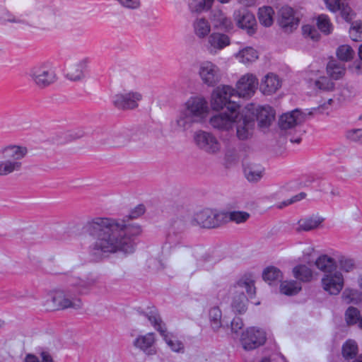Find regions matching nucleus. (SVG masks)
<instances>
[{"label": "nucleus", "instance_id": "7ed1b4c3", "mask_svg": "<svg viewBox=\"0 0 362 362\" xmlns=\"http://www.w3.org/2000/svg\"><path fill=\"white\" fill-rule=\"evenodd\" d=\"M233 289V293L236 295L233 298L232 308L234 312L242 314L247 310V299L244 291H246L249 298H253L256 293L255 281L250 277L243 276L234 285Z\"/></svg>", "mask_w": 362, "mask_h": 362}, {"label": "nucleus", "instance_id": "aec40b11", "mask_svg": "<svg viewBox=\"0 0 362 362\" xmlns=\"http://www.w3.org/2000/svg\"><path fill=\"white\" fill-rule=\"evenodd\" d=\"M234 16L238 26L246 30L248 35H252L256 32V19L252 13L243 8L235 11Z\"/></svg>", "mask_w": 362, "mask_h": 362}, {"label": "nucleus", "instance_id": "393cba45", "mask_svg": "<svg viewBox=\"0 0 362 362\" xmlns=\"http://www.w3.org/2000/svg\"><path fill=\"white\" fill-rule=\"evenodd\" d=\"M211 20L214 27L216 29L229 31L233 28L230 19L221 10H214Z\"/></svg>", "mask_w": 362, "mask_h": 362}, {"label": "nucleus", "instance_id": "39448f33", "mask_svg": "<svg viewBox=\"0 0 362 362\" xmlns=\"http://www.w3.org/2000/svg\"><path fill=\"white\" fill-rule=\"evenodd\" d=\"M29 80L40 89H45L57 81V75L49 63L40 62L32 66L27 72Z\"/></svg>", "mask_w": 362, "mask_h": 362}, {"label": "nucleus", "instance_id": "c85d7f7f", "mask_svg": "<svg viewBox=\"0 0 362 362\" xmlns=\"http://www.w3.org/2000/svg\"><path fill=\"white\" fill-rule=\"evenodd\" d=\"M223 225L231 221L237 224L245 223L250 214L243 211H222Z\"/></svg>", "mask_w": 362, "mask_h": 362}, {"label": "nucleus", "instance_id": "6ab92c4d", "mask_svg": "<svg viewBox=\"0 0 362 362\" xmlns=\"http://www.w3.org/2000/svg\"><path fill=\"white\" fill-rule=\"evenodd\" d=\"M193 118L198 119V122L204 117L208 111V103L202 97H191L185 103L184 110Z\"/></svg>", "mask_w": 362, "mask_h": 362}, {"label": "nucleus", "instance_id": "4468645a", "mask_svg": "<svg viewBox=\"0 0 362 362\" xmlns=\"http://www.w3.org/2000/svg\"><path fill=\"white\" fill-rule=\"evenodd\" d=\"M199 75L203 83L210 87L215 86L221 78L219 68L215 64L209 61L200 64Z\"/></svg>", "mask_w": 362, "mask_h": 362}, {"label": "nucleus", "instance_id": "5fc2aeb1", "mask_svg": "<svg viewBox=\"0 0 362 362\" xmlns=\"http://www.w3.org/2000/svg\"><path fill=\"white\" fill-rule=\"evenodd\" d=\"M346 138L353 142H360L362 141V129H354L346 132Z\"/></svg>", "mask_w": 362, "mask_h": 362}, {"label": "nucleus", "instance_id": "bf43d9fd", "mask_svg": "<svg viewBox=\"0 0 362 362\" xmlns=\"http://www.w3.org/2000/svg\"><path fill=\"white\" fill-rule=\"evenodd\" d=\"M327 8L332 11L336 12L340 9L341 3L340 0H324Z\"/></svg>", "mask_w": 362, "mask_h": 362}, {"label": "nucleus", "instance_id": "f257e3e1", "mask_svg": "<svg viewBox=\"0 0 362 362\" xmlns=\"http://www.w3.org/2000/svg\"><path fill=\"white\" fill-rule=\"evenodd\" d=\"M83 232L95 238L93 250L102 253L130 255L134 252L137 238L142 233L141 226L124 220L96 217L87 221Z\"/></svg>", "mask_w": 362, "mask_h": 362}, {"label": "nucleus", "instance_id": "58836bf2", "mask_svg": "<svg viewBox=\"0 0 362 362\" xmlns=\"http://www.w3.org/2000/svg\"><path fill=\"white\" fill-rule=\"evenodd\" d=\"M336 54L338 59L343 63L351 61L354 57L355 52L350 45H341L337 49Z\"/></svg>", "mask_w": 362, "mask_h": 362}, {"label": "nucleus", "instance_id": "f704fd0d", "mask_svg": "<svg viewBox=\"0 0 362 362\" xmlns=\"http://www.w3.org/2000/svg\"><path fill=\"white\" fill-rule=\"evenodd\" d=\"M165 244H168L170 248L187 246L186 238L183 233L170 230L166 237Z\"/></svg>", "mask_w": 362, "mask_h": 362}, {"label": "nucleus", "instance_id": "e433bc0d", "mask_svg": "<svg viewBox=\"0 0 362 362\" xmlns=\"http://www.w3.org/2000/svg\"><path fill=\"white\" fill-rule=\"evenodd\" d=\"M263 279L269 284L273 282L280 281L283 277L282 272L277 267L271 266L267 267L262 273Z\"/></svg>", "mask_w": 362, "mask_h": 362}, {"label": "nucleus", "instance_id": "a878e982", "mask_svg": "<svg viewBox=\"0 0 362 362\" xmlns=\"http://www.w3.org/2000/svg\"><path fill=\"white\" fill-rule=\"evenodd\" d=\"M264 168L260 164L250 163L244 165V174L250 182H259L264 175Z\"/></svg>", "mask_w": 362, "mask_h": 362}, {"label": "nucleus", "instance_id": "f03ea898", "mask_svg": "<svg viewBox=\"0 0 362 362\" xmlns=\"http://www.w3.org/2000/svg\"><path fill=\"white\" fill-rule=\"evenodd\" d=\"M98 278L94 275H89L85 279L76 276H71L67 280L65 289L57 290L52 297V302L58 310L66 308L79 309L82 303L78 295L88 293L96 286Z\"/></svg>", "mask_w": 362, "mask_h": 362}, {"label": "nucleus", "instance_id": "0eeeda50", "mask_svg": "<svg viewBox=\"0 0 362 362\" xmlns=\"http://www.w3.org/2000/svg\"><path fill=\"white\" fill-rule=\"evenodd\" d=\"M191 226L202 228H216L223 225L222 211L205 209L195 213L189 220Z\"/></svg>", "mask_w": 362, "mask_h": 362}, {"label": "nucleus", "instance_id": "8fccbe9b", "mask_svg": "<svg viewBox=\"0 0 362 362\" xmlns=\"http://www.w3.org/2000/svg\"><path fill=\"white\" fill-rule=\"evenodd\" d=\"M349 35L353 41H362V22L355 21L349 29Z\"/></svg>", "mask_w": 362, "mask_h": 362}, {"label": "nucleus", "instance_id": "6e6552de", "mask_svg": "<svg viewBox=\"0 0 362 362\" xmlns=\"http://www.w3.org/2000/svg\"><path fill=\"white\" fill-rule=\"evenodd\" d=\"M252 114L247 111L246 107L241 112L238 110L234 124L236 127V136L239 140L245 141L252 138L255 127Z\"/></svg>", "mask_w": 362, "mask_h": 362}, {"label": "nucleus", "instance_id": "e2e57ef3", "mask_svg": "<svg viewBox=\"0 0 362 362\" xmlns=\"http://www.w3.org/2000/svg\"><path fill=\"white\" fill-rule=\"evenodd\" d=\"M1 19L4 21L11 22V23H21V21L16 19L11 13L8 11H5L1 16Z\"/></svg>", "mask_w": 362, "mask_h": 362}, {"label": "nucleus", "instance_id": "4c0bfd02", "mask_svg": "<svg viewBox=\"0 0 362 362\" xmlns=\"http://www.w3.org/2000/svg\"><path fill=\"white\" fill-rule=\"evenodd\" d=\"M300 290V284L296 281H284L280 285L281 293L286 296L296 295Z\"/></svg>", "mask_w": 362, "mask_h": 362}, {"label": "nucleus", "instance_id": "de8ad7c7", "mask_svg": "<svg viewBox=\"0 0 362 362\" xmlns=\"http://www.w3.org/2000/svg\"><path fill=\"white\" fill-rule=\"evenodd\" d=\"M341 299L346 304L357 303L359 300V293L356 289L346 288L341 294Z\"/></svg>", "mask_w": 362, "mask_h": 362}, {"label": "nucleus", "instance_id": "052dcab7", "mask_svg": "<svg viewBox=\"0 0 362 362\" xmlns=\"http://www.w3.org/2000/svg\"><path fill=\"white\" fill-rule=\"evenodd\" d=\"M145 212V206L143 204H139L129 214V218H136L144 214Z\"/></svg>", "mask_w": 362, "mask_h": 362}, {"label": "nucleus", "instance_id": "603ef678", "mask_svg": "<svg viewBox=\"0 0 362 362\" xmlns=\"http://www.w3.org/2000/svg\"><path fill=\"white\" fill-rule=\"evenodd\" d=\"M315 86L323 90H333L334 88V83L327 77L322 76L315 82Z\"/></svg>", "mask_w": 362, "mask_h": 362}, {"label": "nucleus", "instance_id": "4be33fe9", "mask_svg": "<svg viewBox=\"0 0 362 362\" xmlns=\"http://www.w3.org/2000/svg\"><path fill=\"white\" fill-rule=\"evenodd\" d=\"M306 115L298 109H296L291 112L282 115L279 120V125L281 129H288L294 127L296 125L304 122Z\"/></svg>", "mask_w": 362, "mask_h": 362}, {"label": "nucleus", "instance_id": "3c124183", "mask_svg": "<svg viewBox=\"0 0 362 362\" xmlns=\"http://www.w3.org/2000/svg\"><path fill=\"white\" fill-rule=\"evenodd\" d=\"M193 255L198 261L200 262H210L213 259L210 252H208L204 247L201 246L197 247L194 249Z\"/></svg>", "mask_w": 362, "mask_h": 362}, {"label": "nucleus", "instance_id": "ea45409f", "mask_svg": "<svg viewBox=\"0 0 362 362\" xmlns=\"http://www.w3.org/2000/svg\"><path fill=\"white\" fill-rule=\"evenodd\" d=\"M194 33L200 38L207 36L211 31V26L205 18H198L194 23Z\"/></svg>", "mask_w": 362, "mask_h": 362}, {"label": "nucleus", "instance_id": "9b49d317", "mask_svg": "<svg viewBox=\"0 0 362 362\" xmlns=\"http://www.w3.org/2000/svg\"><path fill=\"white\" fill-rule=\"evenodd\" d=\"M300 18L293 8L285 6L279 10L277 23L284 33H293L298 28Z\"/></svg>", "mask_w": 362, "mask_h": 362}, {"label": "nucleus", "instance_id": "c756f323", "mask_svg": "<svg viewBox=\"0 0 362 362\" xmlns=\"http://www.w3.org/2000/svg\"><path fill=\"white\" fill-rule=\"evenodd\" d=\"M327 72L332 79L339 80L346 73L345 64L332 59L327 63Z\"/></svg>", "mask_w": 362, "mask_h": 362}, {"label": "nucleus", "instance_id": "ddd939ff", "mask_svg": "<svg viewBox=\"0 0 362 362\" xmlns=\"http://www.w3.org/2000/svg\"><path fill=\"white\" fill-rule=\"evenodd\" d=\"M235 95V89L229 86L217 87L212 93L211 107L214 110H219L224 107L227 109L229 103H237L232 101L230 98Z\"/></svg>", "mask_w": 362, "mask_h": 362}, {"label": "nucleus", "instance_id": "f8f14e48", "mask_svg": "<svg viewBox=\"0 0 362 362\" xmlns=\"http://www.w3.org/2000/svg\"><path fill=\"white\" fill-rule=\"evenodd\" d=\"M245 107L247 111L253 113L255 122L257 121L258 127L262 130L269 128L275 119V111L270 106L249 104Z\"/></svg>", "mask_w": 362, "mask_h": 362}, {"label": "nucleus", "instance_id": "4d7b16f0", "mask_svg": "<svg viewBox=\"0 0 362 362\" xmlns=\"http://www.w3.org/2000/svg\"><path fill=\"white\" fill-rule=\"evenodd\" d=\"M243 320L239 317H235L230 322L231 332L233 334H238L239 331L243 329Z\"/></svg>", "mask_w": 362, "mask_h": 362}, {"label": "nucleus", "instance_id": "c9c22d12", "mask_svg": "<svg viewBox=\"0 0 362 362\" xmlns=\"http://www.w3.org/2000/svg\"><path fill=\"white\" fill-rule=\"evenodd\" d=\"M293 273L295 278L303 282H309L313 279L312 270L304 264L296 266L293 269Z\"/></svg>", "mask_w": 362, "mask_h": 362}, {"label": "nucleus", "instance_id": "5701e85b", "mask_svg": "<svg viewBox=\"0 0 362 362\" xmlns=\"http://www.w3.org/2000/svg\"><path fill=\"white\" fill-rule=\"evenodd\" d=\"M156 339L153 332H149L144 335L138 336L134 341L133 345L143 351L147 355H153L156 353L153 345L155 344Z\"/></svg>", "mask_w": 362, "mask_h": 362}, {"label": "nucleus", "instance_id": "72a5a7b5", "mask_svg": "<svg viewBox=\"0 0 362 362\" xmlns=\"http://www.w3.org/2000/svg\"><path fill=\"white\" fill-rule=\"evenodd\" d=\"M191 216L188 215H180L173 219L170 223V230L184 233V231L189 227L191 226L189 223Z\"/></svg>", "mask_w": 362, "mask_h": 362}, {"label": "nucleus", "instance_id": "37998d69", "mask_svg": "<svg viewBox=\"0 0 362 362\" xmlns=\"http://www.w3.org/2000/svg\"><path fill=\"white\" fill-rule=\"evenodd\" d=\"M221 317L222 313L218 307H213L209 310V322L214 331L217 332L219 329V328L222 326Z\"/></svg>", "mask_w": 362, "mask_h": 362}, {"label": "nucleus", "instance_id": "79ce46f5", "mask_svg": "<svg viewBox=\"0 0 362 362\" xmlns=\"http://www.w3.org/2000/svg\"><path fill=\"white\" fill-rule=\"evenodd\" d=\"M342 356L345 359H353L358 354V345L354 340L346 341L341 349Z\"/></svg>", "mask_w": 362, "mask_h": 362}, {"label": "nucleus", "instance_id": "cd10ccee", "mask_svg": "<svg viewBox=\"0 0 362 362\" xmlns=\"http://www.w3.org/2000/svg\"><path fill=\"white\" fill-rule=\"evenodd\" d=\"M281 81L279 77L273 74H267L260 84V90L264 95L274 93L280 87Z\"/></svg>", "mask_w": 362, "mask_h": 362}, {"label": "nucleus", "instance_id": "a211bd4d", "mask_svg": "<svg viewBox=\"0 0 362 362\" xmlns=\"http://www.w3.org/2000/svg\"><path fill=\"white\" fill-rule=\"evenodd\" d=\"M258 86V80L252 74H246L242 76L236 84L235 93L240 98H250L254 95Z\"/></svg>", "mask_w": 362, "mask_h": 362}, {"label": "nucleus", "instance_id": "774afa93", "mask_svg": "<svg viewBox=\"0 0 362 362\" xmlns=\"http://www.w3.org/2000/svg\"><path fill=\"white\" fill-rule=\"evenodd\" d=\"M354 69H356V72L358 74H360L362 72V61L356 62L354 65Z\"/></svg>", "mask_w": 362, "mask_h": 362}, {"label": "nucleus", "instance_id": "412c9836", "mask_svg": "<svg viewBox=\"0 0 362 362\" xmlns=\"http://www.w3.org/2000/svg\"><path fill=\"white\" fill-rule=\"evenodd\" d=\"M129 141V131L122 129L106 134L100 139L99 142L101 144H106L112 147H120L127 144Z\"/></svg>", "mask_w": 362, "mask_h": 362}, {"label": "nucleus", "instance_id": "2eb2a0df", "mask_svg": "<svg viewBox=\"0 0 362 362\" xmlns=\"http://www.w3.org/2000/svg\"><path fill=\"white\" fill-rule=\"evenodd\" d=\"M194 139L196 144L209 153H216L220 151L221 145L217 139L211 133L204 131L195 132Z\"/></svg>", "mask_w": 362, "mask_h": 362}, {"label": "nucleus", "instance_id": "09e8293b", "mask_svg": "<svg viewBox=\"0 0 362 362\" xmlns=\"http://www.w3.org/2000/svg\"><path fill=\"white\" fill-rule=\"evenodd\" d=\"M214 0H191L189 7L192 11L201 12L211 8Z\"/></svg>", "mask_w": 362, "mask_h": 362}, {"label": "nucleus", "instance_id": "a19ab883", "mask_svg": "<svg viewBox=\"0 0 362 362\" xmlns=\"http://www.w3.org/2000/svg\"><path fill=\"white\" fill-rule=\"evenodd\" d=\"M274 9L270 6L260 8L258 12L259 23L265 26L269 27L273 23Z\"/></svg>", "mask_w": 362, "mask_h": 362}, {"label": "nucleus", "instance_id": "9d476101", "mask_svg": "<svg viewBox=\"0 0 362 362\" xmlns=\"http://www.w3.org/2000/svg\"><path fill=\"white\" fill-rule=\"evenodd\" d=\"M267 339L266 333L254 327L247 328L240 337V342L245 351L254 350L263 345Z\"/></svg>", "mask_w": 362, "mask_h": 362}, {"label": "nucleus", "instance_id": "864d4df0", "mask_svg": "<svg viewBox=\"0 0 362 362\" xmlns=\"http://www.w3.org/2000/svg\"><path fill=\"white\" fill-rule=\"evenodd\" d=\"M41 361L39 358L33 354H28L25 357V362H54L52 356L47 351H42L40 354Z\"/></svg>", "mask_w": 362, "mask_h": 362}, {"label": "nucleus", "instance_id": "1a4fd4ad", "mask_svg": "<svg viewBox=\"0 0 362 362\" xmlns=\"http://www.w3.org/2000/svg\"><path fill=\"white\" fill-rule=\"evenodd\" d=\"M240 107L238 103H229L226 112L214 115L211 117L210 124L214 128L219 130L228 131L231 129L234 125L236 114Z\"/></svg>", "mask_w": 362, "mask_h": 362}, {"label": "nucleus", "instance_id": "f3484780", "mask_svg": "<svg viewBox=\"0 0 362 362\" xmlns=\"http://www.w3.org/2000/svg\"><path fill=\"white\" fill-rule=\"evenodd\" d=\"M142 95L138 92L117 94L113 97L114 106L119 110H132L138 107V102Z\"/></svg>", "mask_w": 362, "mask_h": 362}, {"label": "nucleus", "instance_id": "7c9ffc66", "mask_svg": "<svg viewBox=\"0 0 362 362\" xmlns=\"http://www.w3.org/2000/svg\"><path fill=\"white\" fill-rule=\"evenodd\" d=\"M323 221V218L317 217H307L298 221L297 232L310 231L317 228Z\"/></svg>", "mask_w": 362, "mask_h": 362}, {"label": "nucleus", "instance_id": "a18cd8bd", "mask_svg": "<svg viewBox=\"0 0 362 362\" xmlns=\"http://www.w3.org/2000/svg\"><path fill=\"white\" fill-rule=\"evenodd\" d=\"M240 61L244 64L255 62L257 58V51L252 47H246L239 52Z\"/></svg>", "mask_w": 362, "mask_h": 362}, {"label": "nucleus", "instance_id": "6e6d98bb", "mask_svg": "<svg viewBox=\"0 0 362 362\" xmlns=\"http://www.w3.org/2000/svg\"><path fill=\"white\" fill-rule=\"evenodd\" d=\"M339 267L346 272L351 271L354 267V262L353 259L346 258L344 256L339 259Z\"/></svg>", "mask_w": 362, "mask_h": 362}, {"label": "nucleus", "instance_id": "bb28decb", "mask_svg": "<svg viewBox=\"0 0 362 362\" xmlns=\"http://www.w3.org/2000/svg\"><path fill=\"white\" fill-rule=\"evenodd\" d=\"M198 119L193 118L184 110L180 111L176 119L171 122V127L177 131H186Z\"/></svg>", "mask_w": 362, "mask_h": 362}, {"label": "nucleus", "instance_id": "13d9d810", "mask_svg": "<svg viewBox=\"0 0 362 362\" xmlns=\"http://www.w3.org/2000/svg\"><path fill=\"white\" fill-rule=\"evenodd\" d=\"M119 4L129 9H136L140 6V0H117Z\"/></svg>", "mask_w": 362, "mask_h": 362}, {"label": "nucleus", "instance_id": "b1692460", "mask_svg": "<svg viewBox=\"0 0 362 362\" xmlns=\"http://www.w3.org/2000/svg\"><path fill=\"white\" fill-rule=\"evenodd\" d=\"M230 44V39L226 34L215 32L208 37V49L211 53H216Z\"/></svg>", "mask_w": 362, "mask_h": 362}, {"label": "nucleus", "instance_id": "dca6fc26", "mask_svg": "<svg viewBox=\"0 0 362 362\" xmlns=\"http://www.w3.org/2000/svg\"><path fill=\"white\" fill-rule=\"evenodd\" d=\"M344 279L340 272L325 274L322 279L323 289L330 295H337L342 290Z\"/></svg>", "mask_w": 362, "mask_h": 362}, {"label": "nucleus", "instance_id": "20e7f679", "mask_svg": "<svg viewBox=\"0 0 362 362\" xmlns=\"http://www.w3.org/2000/svg\"><path fill=\"white\" fill-rule=\"evenodd\" d=\"M139 314L146 317L153 327L159 332L168 346L174 352L184 353L185 346L183 343L177 339H172L167 334L165 325L163 322L162 319L158 312V310L154 307H148L146 310L139 311Z\"/></svg>", "mask_w": 362, "mask_h": 362}, {"label": "nucleus", "instance_id": "2f4dec72", "mask_svg": "<svg viewBox=\"0 0 362 362\" xmlns=\"http://www.w3.org/2000/svg\"><path fill=\"white\" fill-rule=\"evenodd\" d=\"M87 59H83L69 69L66 77L71 81H79L84 77V71L87 67Z\"/></svg>", "mask_w": 362, "mask_h": 362}, {"label": "nucleus", "instance_id": "423d86ee", "mask_svg": "<svg viewBox=\"0 0 362 362\" xmlns=\"http://www.w3.org/2000/svg\"><path fill=\"white\" fill-rule=\"evenodd\" d=\"M27 153L25 147L11 146L3 151L4 160L0 161V176L8 175L21 168V160Z\"/></svg>", "mask_w": 362, "mask_h": 362}, {"label": "nucleus", "instance_id": "49530a36", "mask_svg": "<svg viewBox=\"0 0 362 362\" xmlns=\"http://www.w3.org/2000/svg\"><path fill=\"white\" fill-rule=\"evenodd\" d=\"M361 317V313L356 308L350 306L345 312V320L348 325H353L358 323Z\"/></svg>", "mask_w": 362, "mask_h": 362}, {"label": "nucleus", "instance_id": "473e14b6", "mask_svg": "<svg viewBox=\"0 0 362 362\" xmlns=\"http://www.w3.org/2000/svg\"><path fill=\"white\" fill-rule=\"evenodd\" d=\"M316 267L326 274L335 269L336 261L327 255H320L315 261Z\"/></svg>", "mask_w": 362, "mask_h": 362}, {"label": "nucleus", "instance_id": "c03bdc74", "mask_svg": "<svg viewBox=\"0 0 362 362\" xmlns=\"http://www.w3.org/2000/svg\"><path fill=\"white\" fill-rule=\"evenodd\" d=\"M317 28L325 35H329L333 29L329 17L325 14L320 15L317 18Z\"/></svg>", "mask_w": 362, "mask_h": 362}, {"label": "nucleus", "instance_id": "69168bd1", "mask_svg": "<svg viewBox=\"0 0 362 362\" xmlns=\"http://www.w3.org/2000/svg\"><path fill=\"white\" fill-rule=\"evenodd\" d=\"M306 194L305 192H300L291 198V202L293 204L296 202L300 201L301 199L305 198Z\"/></svg>", "mask_w": 362, "mask_h": 362}, {"label": "nucleus", "instance_id": "0e129e2a", "mask_svg": "<svg viewBox=\"0 0 362 362\" xmlns=\"http://www.w3.org/2000/svg\"><path fill=\"white\" fill-rule=\"evenodd\" d=\"M303 35L308 36L310 34H311L312 32H314L315 34H316V29L310 25H305L303 26Z\"/></svg>", "mask_w": 362, "mask_h": 362}, {"label": "nucleus", "instance_id": "338daca9", "mask_svg": "<svg viewBox=\"0 0 362 362\" xmlns=\"http://www.w3.org/2000/svg\"><path fill=\"white\" fill-rule=\"evenodd\" d=\"M293 203L291 202V199H287L286 201H284L282 202H281L278 206H277V208L278 209H283L284 207L285 206H287L290 204H292Z\"/></svg>", "mask_w": 362, "mask_h": 362}, {"label": "nucleus", "instance_id": "680f3d73", "mask_svg": "<svg viewBox=\"0 0 362 362\" xmlns=\"http://www.w3.org/2000/svg\"><path fill=\"white\" fill-rule=\"evenodd\" d=\"M339 11H340L342 18L346 21H351V17L350 16V13L351 10L349 6L342 3L341 5L340 6V9Z\"/></svg>", "mask_w": 362, "mask_h": 362}]
</instances>
